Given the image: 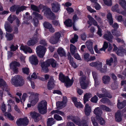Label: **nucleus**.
Instances as JSON below:
<instances>
[{"label": "nucleus", "mask_w": 126, "mask_h": 126, "mask_svg": "<svg viewBox=\"0 0 126 126\" xmlns=\"http://www.w3.org/2000/svg\"><path fill=\"white\" fill-rule=\"evenodd\" d=\"M11 82L13 85L17 87L22 86L24 84V81L21 76L17 75L12 78Z\"/></svg>", "instance_id": "nucleus-1"}, {"label": "nucleus", "mask_w": 126, "mask_h": 126, "mask_svg": "<svg viewBox=\"0 0 126 126\" xmlns=\"http://www.w3.org/2000/svg\"><path fill=\"white\" fill-rule=\"evenodd\" d=\"M60 80L63 82H65V85L67 87L71 86L73 82L72 78L71 80L70 79L68 76H65L62 73H60L59 75Z\"/></svg>", "instance_id": "nucleus-2"}, {"label": "nucleus", "mask_w": 126, "mask_h": 126, "mask_svg": "<svg viewBox=\"0 0 126 126\" xmlns=\"http://www.w3.org/2000/svg\"><path fill=\"white\" fill-rule=\"evenodd\" d=\"M47 103L45 100L39 102L38 107L39 112L42 114L46 113L47 112Z\"/></svg>", "instance_id": "nucleus-3"}, {"label": "nucleus", "mask_w": 126, "mask_h": 126, "mask_svg": "<svg viewBox=\"0 0 126 126\" xmlns=\"http://www.w3.org/2000/svg\"><path fill=\"white\" fill-rule=\"evenodd\" d=\"M36 52L37 55L40 58H43L45 55L47 49L43 46L40 45L36 48Z\"/></svg>", "instance_id": "nucleus-4"}, {"label": "nucleus", "mask_w": 126, "mask_h": 126, "mask_svg": "<svg viewBox=\"0 0 126 126\" xmlns=\"http://www.w3.org/2000/svg\"><path fill=\"white\" fill-rule=\"evenodd\" d=\"M76 125L79 126H88L87 124L86 121L83 120L81 123L80 122V119L77 117L73 116H72L71 120Z\"/></svg>", "instance_id": "nucleus-5"}, {"label": "nucleus", "mask_w": 126, "mask_h": 126, "mask_svg": "<svg viewBox=\"0 0 126 126\" xmlns=\"http://www.w3.org/2000/svg\"><path fill=\"white\" fill-rule=\"evenodd\" d=\"M39 94L37 93L35 94L32 92L29 97V101L31 102V105L34 106L38 102Z\"/></svg>", "instance_id": "nucleus-6"}, {"label": "nucleus", "mask_w": 126, "mask_h": 126, "mask_svg": "<svg viewBox=\"0 0 126 126\" xmlns=\"http://www.w3.org/2000/svg\"><path fill=\"white\" fill-rule=\"evenodd\" d=\"M27 7L22 6L20 7L18 5H14L12 6L10 8V11L12 12H15L16 10V13L18 14L19 12L26 9Z\"/></svg>", "instance_id": "nucleus-7"}, {"label": "nucleus", "mask_w": 126, "mask_h": 126, "mask_svg": "<svg viewBox=\"0 0 126 126\" xmlns=\"http://www.w3.org/2000/svg\"><path fill=\"white\" fill-rule=\"evenodd\" d=\"M46 10L44 14L47 18L51 20H54L56 18V17L54 14L52 12L50 9L45 6Z\"/></svg>", "instance_id": "nucleus-8"}, {"label": "nucleus", "mask_w": 126, "mask_h": 126, "mask_svg": "<svg viewBox=\"0 0 126 126\" xmlns=\"http://www.w3.org/2000/svg\"><path fill=\"white\" fill-rule=\"evenodd\" d=\"M79 82L81 88L83 89H86L88 85V81L86 80V77L83 75L79 78Z\"/></svg>", "instance_id": "nucleus-9"}, {"label": "nucleus", "mask_w": 126, "mask_h": 126, "mask_svg": "<svg viewBox=\"0 0 126 126\" xmlns=\"http://www.w3.org/2000/svg\"><path fill=\"white\" fill-rule=\"evenodd\" d=\"M39 39L36 35H35L32 38L28 41L27 45L29 46H33L38 42Z\"/></svg>", "instance_id": "nucleus-10"}, {"label": "nucleus", "mask_w": 126, "mask_h": 126, "mask_svg": "<svg viewBox=\"0 0 126 126\" xmlns=\"http://www.w3.org/2000/svg\"><path fill=\"white\" fill-rule=\"evenodd\" d=\"M30 115L31 117L33 119L35 122H38L41 119L42 117L39 113L36 112H31Z\"/></svg>", "instance_id": "nucleus-11"}, {"label": "nucleus", "mask_w": 126, "mask_h": 126, "mask_svg": "<svg viewBox=\"0 0 126 126\" xmlns=\"http://www.w3.org/2000/svg\"><path fill=\"white\" fill-rule=\"evenodd\" d=\"M29 121L26 118H19L16 122L17 125L19 126H26L28 125Z\"/></svg>", "instance_id": "nucleus-12"}, {"label": "nucleus", "mask_w": 126, "mask_h": 126, "mask_svg": "<svg viewBox=\"0 0 126 126\" xmlns=\"http://www.w3.org/2000/svg\"><path fill=\"white\" fill-rule=\"evenodd\" d=\"M52 10L54 12H57L60 9V5L57 2H54L51 3Z\"/></svg>", "instance_id": "nucleus-13"}, {"label": "nucleus", "mask_w": 126, "mask_h": 126, "mask_svg": "<svg viewBox=\"0 0 126 126\" xmlns=\"http://www.w3.org/2000/svg\"><path fill=\"white\" fill-rule=\"evenodd\" d=\"M54 82V81L53 77L52 76H50L47 84V87L48 89L51 90L53 88L55 85Z\"/></svg>", "instance_id": "nucleus-14"}, {"label": "nucleus", "mask_w": 126, "mask_h": 126, "mask_svg": "<svg viewBox=\"0 0 126 126\" xmlns=\"http://www.w3.org/2000/svg\"><path fill=\"white\" fill-rule=\"evenodd\" d=\"M29 60L32 64L36 65L38 64V60L35 55H32L30 56L29 58Z\"/></svg>", "instance_id": "nucleus-15"}, {"label": "nucleus", "mask_w": 126, "mask_h": 126, "mask_svg": "<svg viewBox=\"0 0 126 126\" xmlns=\"http://www.w3.org/2000/svg\"><path fill=\"white\" fill-rule=\"evenodd\" d=\"M93 112L96 115V118L100 117L102 114V111L99 107L95 108Z\"/></svg>", "instance_id": "nucleus-16"}, {"label": "nucleus", "mask_w": 126, "mask_h": 126, "mask_svg": "<svg viewBox=\"0 0 126 126\" xmlns=\"http://www.w3.org/2000/svg\"><path fill=\"white\" fill-rule=\"evenodd\" d=\"M104 38L105 39L110 42H112L113 37L110 32H107V33L104 34Z\"/></svg>", "instance_id": "nucleus-17"}, {"label": "nucleus", "mask_w": 126, "mask_h": 126, "mask_svg": "<svg viewBox=\"0 0 126 126\" xmlns=\"http://www.w3.org/2000/svg\"><path fill=\"white\" fill-rule=\"evenodd\" d=\"M48 61V60L45 62L41 63V66L42 69L45 71H47L48 69V67L50 65V63Z\"/></svg>", "instance_id": "nucleus-18"}, {"label": "nucleus", "mask_w": 126, "mask_h": 126, "mask_svg": "<svg viewBox=\"0 0 126 126\" xmlns=\"http://www.w3.org/2000/svg\"><path fill=\"white\" fill-rule=\"evenodd\" d=\"M20 49L23 50L26 53L27 52H28L30 53H31L32 52V51L31 48L27 46H21L20 47Z\"/></svg>", "instance_id": "nucleus-19"}, {"label": "nucleus", "mask_w": 126, "mask_h": 126, "mask_svg": "<svg viewBox=\"0 0 126 126\" xmlns=\"http://www.w3.org/2000/svg\"><path fill=\"white\" fill-rule=\"evenodd\" d=\"M115 117L116 121L117 122H120L122 120V117L120 110H118L115 113Z\"/></svg>", "instance_id": "nucleus-20"}, {"label": "nucleus", "mask_w": 126, "mask_h": 126, "mask_svg": "<svg viewBox=\"0 0 126 126\" xmlns=\"http://www.w3.org/2000/svg\"><path fill=\"white\" fill-rule=\"evenodd\" d=\"M84 112L85 114L87 116H89L91 112V108L89 105L86 104L85 105L84 108Z\"/></svg>", "instance_id": "nucleus-21"}, {"label": "nucleus", "mask_w": 126, "mask_h": 126, "mask_svg": "<svg viewBox=\"0 0 126 126\" xmlns=\"http://www.w3.org/2000/svg\"><path fill=\"white\" fill-rule=\"evenodd\" d=\"M126 105V101H123L121 102L119 101V100L118 101L117 107L119 109H121L124 107Z\"/></svg>", "instance_id": "nucleus-22"}, {"label": "nucleus", "mask_w": 126, "mask_h": 126, "mask_svg": "<svg viewBox=\"0 0 126 126\" xmlns=\"http://www.w3.org/2000/svg\"><path fill=\"white\" fill-rule=\"evenodd\" d=\"M110 77L107 75H105L102 78L103 82L105 84L109 83L110 81Z\"/></svg>", "instance_id": "nucleus-23"}, {"label": "nucleus", "mask_w": 126, "mask_h": 126, "mask_svg": "<svg viewBox=\"0 0 126 126\" xmlns=\"http://www.w3.org/2000/svg\"><path fill=\"white\" fill-rule=\"evenodd\" d=\"M43 7V5H40L39 6V7H38L37 6L33 5H31V8L32 10L36 11L38 12H39V9H41Z\"/></svg>", "instance_id": "nucleus-24"}, {"label": "nucleus", "mask_w": 126, "mask_h": 126, "mask_svg": "<svg viewBox=\"0 0 126 126\" xmlns=\"http://www.w3.org/2000/svg\"><path fill=\"white\" fill-rule=\"evenodd\" d=\"M57 52L60 56L62 57L65 56V53L64 49L62 48L59 47L57 49Z\"/></svg>", "instance_id": "nucleus-25"}, {"label": "nucleus", "mask_w": 126, "mask_h": 126, "mask_svg": "<svg viewBox=\"0 0 126 126\" xmlns=\"http://www.w3.org/2000/svg\"><path fill=\"white\" fill-rule=\"evenodd\" d=\"M92 97V94L90 93H87L84 94V103L85 104L88 101V99Z\"/></svg>", "instance_id": "nucleus-26"}, {"label": "nucleus", "mask_w": 126, "mask_h": 126, "mask_svg": "<svg viewBox=\"0 0 126 126\" xmlns=\"http://www.w3.org/2000/svg\"><path fill=\"white\" fill-rule=\"evenodd\" d=\"M55 121L53 118H49L48 119L47 122V126H51L55 124Z\"/></svg>", "instance_id": "nucleus-27"}, {"label": "nucleus", "mask_w": 126, "mask_h": 126, "mask_svg": "<svg viewBox=\"0 0 126 126\" xmlns=\"http://www.w3.org/2000/svg\"><path fill=\"white\" fill-rule=\"evenodd\" d=\"M107 18L110 24L111 25H112L113 23V20L112 15L110 13H108V14L107 15Z\"/></svg>", "instance_id": "nucleus-28"}, {"label": "nucleus", "mask_w": 126, "mask_h": 126, "mask_svg": "<svg viewBox=\"0 0 126 126\" xmlns=\"http://www.w3.org/2000/svg\"><path fill=\"white\" fill-rule=\"evenodd\" d=\"M7 86V85L5 81L3 79H0V87L3 90L5 87L6 88Z\"/></svg>", "instance_id": "nucleus-29"}, {"label": "nucleus", "mask_w": 126, "mask_h": 126, "mask_svg": "<svg viewBox=\"0 0 126 126\" xmlns=\"http://www.w3.org/2000/svg\"><path fill=\"white\" fill-rule=\"evenodd\" d=\"M5 27L6 31L9 32H11L12 31V27L8 23H6Z\"/></svg>", "instance_id": "nucleus-30"}, {"label": "nucleus", "mask_w": 126, "mask_h": 126, "mask_svg": "<svg viewBox=\"0 0 126 126\" xmlns=\"http://www.w3.org/2000/svg\"><path fill=\"white\" fill-rule=\"evenodd\" d=\"M70 52L72 55H74L77 51V48L72 44L70 45Z\"/></svg>", "instance_id": "nucleus-31"}, {"label": "nucleus", "mask_w": 126, "mask_h": 126, "mask_svg": "<svg viewBox=\"0 0 126 126\" xmlns=\"http://www.w3.org/2000/svg\"><path fill=\"white\" fill-rule=\"evenodd\" d=\"M66 104L62 101H58L56 103V105L57 108L62 109L66 106Z\"/></svg>", "instance_id": "nucleus-32"}, {"label": "nucleus", "mask_w": 126, "mask_h": 126, "mask_svg": "<svg viewBox=\"0 0 126 126\" xmlns=\"http://www.w3.org/2000/svg\"><path fill=\"white\" fill-rule=\"evenodd\" d=\"M50 113L51 114H53L55 113H57L62 116H64L65 115V114L63 112L58 110H53Z\"/></svg>", "instance_id": "nucleus-33"}, {"label": "nucleus", "mask_w": 126, "mask_h": 126, "mask_svg": "<svg viewBox=\"0 0 126 126\" xmlns=\"http://www.w3.org/2000/svg\"><path fill=\"white\" fill-rule=\"evenodd\" d=\"M64 24L68 27H71L73 25L72 20L70 19L66 20L64 22Z\"/></svg>", "instance_id": "nucleus-34"}, {"label": "nucleus", "mask_w": 126, "mask_h": 126, "mask_svg": "<svg viewBox=\"0 0 126 126\" xmlns=\"http://www.w3.org/2000/svg\"><path fill=\"white\" fill-rule=\"evenodd\" d=\"M48 61L49 62L50 65L51 64L52 66L53 67H55L56 66L57 64L56 61L53 59H50L48 60Z\"/></svg>", "instance_id": "nucleus-35"}, {"label": "nucleus", "mask_w": 126, "mask_h": 126, "mask_svg": "<svg viewBox=\"0 0 126 126\" xmlns=\"http://www.w3.org/2000/svg\"><path fill=\"white\" fill-rule=\"evenodd\" d=\"M100 107L102 110L107 112H110L111 111V109L105 105H101L100 106Z\"/></svg>", "instance_id": "nucleus-36"}, {"label": "nucleus", "mask_w": 126, "mask_h": 126, "mask_svg": "<svg viewBox=\"0 0 126 126\" xmlns=\"http://www.w3.org/2000/svg\"><path fill=\"white\" fill-rule=\"evenodd\" d=\"M58 41L56 39L54 36L51 37L49 40L50 42L52 44H55L57 43Z\"/></svg>", "instance_id": "nucleus-37"}, {"label": "nucleus", "mask_w": 126, "mask_h": 126, "mask_svg": "<svg viewBox=\"0 0 126 126\" xmlns=\"http://www.w3.org/2000/svg\"><path fill=\"white\" fill-rule=\"evenodd\" d=\"M43 25L45 28L48 29L52 26L51 24L47 21H45Z\"/></svg>", "instance_id": "nucleus-38"}, {"label": "nucleus", "mask_w": 126, "mask_h": 126, "mask_svg": "<svg viewBox=\"0 0 126 126\" xmlns=\"http://www.w3.org/2000/svg\"><path fill=\"white\" fill-rule=\"evenodd\" d=\"M93 42L91 41H88L86 43V45L87 48L88 49L93 47Z\"/></svg>", "instance_id": "nucleus-39"}, {"label": "nucleus", "mask_w": 126, "mask_h": 126, "mask_svg": "<svg viewBox=\"0 0 126 126\" xmlns=\"http://www.w3.org/2000/svg\"><path fill=\"white\" fill-rule=\"evenodd\" d=\"M33 14L34 15L35 17L40 19H43V16L40 14H39L36 12H33Z\"/></svg>", "instance_id": "nucleus-40"}, {"label": "nucleus", "mask_w": 126, "mask_h": 126, "mask_svg": "<svg viewBox=\"0 0 126 126\" xmlns=\"http://www.w3.org/2000/svg\"><path fill=\"white\" fill-rule=\"evenodd\" d=\"M16 17L15 16L13 15L12 16L11 15H10L8 18V19L10 23H12L13 21L16 19Z\"/></svg>", "instance_id": "nucleus-41"}, {"label": "nucleus", "mask_w": 126, "mask_h": 126, "mask_svg": "<svg viewBox=\"0 0 126 126\" xmlns=\"http://www.w3.org/2000/svg\"><path fill=\"white\" fill-rule=\"evenodd\" d=\"M78 37L76 34L74 35V37L70 40L71 42L73 43H74L75 42L77 41Z\"/></svg>", "instance_id": "nucleus-42"}, {"label": "nucleus", "mask_w": 126, "mask_h": 126, "mask_svg": "<svg viewBox=\"0 0 126 126\" xmlns=\"http://www.w3.org/2000/svg\"><path fill=\"white\" fill-rule=\"evenodd\" d=\"M5 115L7 116L10 120L12 121L14 120V117L12 116L10 113L6 112L5 114Z\"/></svg>", "instance_id": "nucleus-43"}, {"label": "nucleus", "mask_w": 126, "mask_h": 126, "mask_svg": "<svg viewBox=\"0 0 126 126\" xmlns=\"http://www.w3.org/2000/svg\"><path fill=\"white\" fill-rule=\"evenodd\" d=\"M96 118L101 125H103L105 124V121L101 117V116L99 117Z\"/></svg>", "instance_id": "nucleus-44"}, {"label": "nucleus", "mask_w": 126, "mask_h": 126, "mask_svg": "<svg viewBox=\"0 0 126 126\" xmlns=\"http://www.w3.org/2000/svg\"><path fill=\"white\" fill-rule=\"evenodd\" d=\"M6 36L8 40L11 41L13 39L14 35L13 34L8 33L7 34Z\"/></svg>", "instance_id": "nucleus-45"}, {"label": "nucleus", "mask_w": 126, "mask_h": 126, "mask_svg": "<svg viewBox=\"0 0 126 126\" xmlns=\"http://www.w3.org/2000/svg\"><path fill=\"white\" fill-rule=\"evenodd\" d=\"M118 83L117 81H114L111 84V87L112 89L115 90L117 89L118 87Z\"/></svg>", "instance_id": "nucleus-46"}, {"label": "nucleus", "mask_w": 126, "mask_h": 126, "mask_svg": "<svg viewBox=\"0 0 126 126\" xmlns=\"http://www.w3.org/2000/svg\"><path fill=\"white\" fill-rule=\"evenodd\" d=\"M54 118L57 121H61L62 120V117L57 114H54Z\"/></svg>", "instance_id": "nucleus-47"}, {"label": "nucleus", "mask_w": 126, "mask_h": 126, "mask_svg": "<svg viewBox=\"0 0 126 126\" xmlns=\"http://www.w3.org/2000/svg\"><path fill=\"white\" fill-rule=\"evenodd\" d=\"M108 47V44L105 41L104 42V45L103 47L100 48V50L101 51L104 50L105 49L107 48Z\"/></svg>", "instance_id": "nucleus-48"}, {"label": "nucleus", "mask_w": 126, "mask_h": 126, "mask_svg": "<svg viewBox=\"0 0 126 126\" xmlns=\"http://www.w3.org/2000/svg\"><path fill=\"white\" fill-rule=\"evenodd\" d=\"M18 48V46L17 45H12L10 47L11 51H16Z\"/></svg>", "instance_id": "nucleus-49"}, {"label": "nucleus", "mask_w": 126, "mask_h": 126, "mask_svg": "<svg viewBox=\"0 0 126 126\" xmlns=\"http://www.w3.org/2000/svg\"><path fill=\"white\" fill-rule=\"evenodd\" d=\"M75 107L78 108H81L83 107V106L79 102H76L74 104Z\"/></svg>", "instance_id": "nucleus-50"}, {"label": "nucleus", "mask_w": 126, "mask_h": 126, "mask_svg": "<svg viewBox=\"0 0 126 126\" xmlns=\"http://www.w3.org/2000/svg\"><path fill=\"white\" fill-rule=\"evenodd\" d=\"M22 72L24 74H28L29 73V68L25 67L23 68L22 69Z\"/></svg>", "instance_id": "nucleus-51"}, {"label": "nucleus", "mask_w": 126, "mask_h": 126, "mask_svg": "<svg viewBox=\"0 0 126 126\" xmlns=\"http://www.w3.org/2000/svg\"><path fill=\"white\" fill-rule=\"evenodd\" d=\"M102 63L99 61H97L96 66L95 67L98 70L100 69L102 67Z\"/></svg>", "instance_id": "nucleus-52"}, {"label": "nucleus", "mask_w": 126, "mask_h": 126, "mask_svg": "<svg viewBox=\"0 0 126 126\" xmlns=\"http://www.w3.org/2000/svg\"><path fill=\"white\" fill-rule=\"evenodd\" d=\"M97 97L96 95H95L94 97L91 98V101L93 102L96 103L98 100Z\"/></svg>", "instance_id": "nucleus-53"}, {"label": "nucleus", "mask_w": 126, "mask_h": 126, "mask_svg": "<svg viewBox=\"0 0 126 126\" xmlns=\"http://www.w3.org/2000/svg\"><path fill=\"white\" fill-rule=\"evenodd\" d=\"M107 69V66L106 64L105 65L103 68H101L100 69H99L100 71L102 73H105L106 72Z\"/></svg>", "instance_id": "nucleus-54"}, {"label": "nucleus", "mask_w": 126, "mask_h": 126, "mask_svg": "<svg viewBox=\"0 0 126 126\" xmlns=\"http://www.w3.org/2000/svg\"><path fill=\"white\" fill-rule=\"evenodd\" d=\"M104 3L108 6H110L111 5V0H103Z\"/></svg>", "instance_id": "nucleus-55"}, {"label": "nucleus", "mask_w": 126, "mask_h": 126, "mask_svg": "<svg viewBox=\"0 0 126 126\" xmlns=\"http://www.w3.org/2000/svg\"><path fill=\"white\" fill-rule=\"evenodd\" d=\"M118 5L116 4V5L113 6L112 8V10L113 11H116L117 12V11H119L118 10Z\"/></svg>", "instance_id": "nucleus-56"}, {"label": "nucleus", "mask_w": 126, "mask_h": 126, "mask_svg": "<svg viewBox=\"0 0 126 126\" xmlns=\"http://www.w3.org/2000/svg\"><path fill=\"white\" fill-rule=\"evenodd\" d=\"M60 36L61 34L59 32H56L55 34L54 37L58 41H59Z\"/></svg>", "instance_id": "nucleus-57"}, {"label": "nucleus", "mask_w": 126, "mask_h": 126, "mask_svg": "<svg viewBox=\"0 0 126 126\" xmlns=\"http://www.w3.org/2000/svg\"><path fill=\"white\" fill-rule=\"evenodd\" d=\"M126 2L125 0H120L119 1V3L120 5L122 6V8H125V6H124V5L126 4Z\"/></svg>", "instance_id": "nucleus-58"}, {"label": "nucleus", "mask_w": 126, "mask_h": 126, "mask_svg": "<svg viewBox=\"0 0 126 126\" xmlns=\"http://www.w3.org/2000/svg\"><path fill=\"white\" fill-rule=\"evenodd\" d=\"M125 52V50L123 49H120L118 50L117 52L118 55H120V53H123Z\"/></svg>", "instance_id": "nucleus-59"}, {"label": "nucleus", "mask_w": 126, "mask_h": 126, "mask_svg": "<svg viewBox=\"0 0 126 126\" xmlns=\"http://www.w3.org/2000/svg\"><path fill=\"white\" fill-rule=\"evenodd\" d=\"M97 27L98 28V31L97 32V33L98 35L101 36L102 35L101 29L100 28L99 25L97 26Z\"/></svg>", "instance_id": "nucleus-60"}, {"label": "nucleus", "mask_w": 126, "mask_h": 126, "mask_svg": "<svg viewBox=\"0 0 126 126\" xmlns=\"http://www.w3.org/2000/svg\"><path fill=\"white\" fill-rule=\"evenodd\" d=\"M11 64L12 65V67H17V66H20V64L18 62H14L11 63Z\"/></svg>", "instance_id": "nucleus-61"}, {"label": "nucleus", "mask_w": 126, "mask_h": 126, "mask_svg": "<svg viewBox=\"0 0 126 126\" xmlns=\"http://www.w3.org/2000/svg\"><path fill=\"white\" fill-rule=\"evenodd\" d=\"M113 62V60L112 58H110V60H106V63L107 64L109 65L110 66L111 65V63Z\"/></svg>", "instance_id": "nucleus-62"}, {"label": "nucleus", "mask_w": 126, "mask_h": 126, "mask_svg": "<svg viewBox=\"0 0 126 126\" xmlns=\"http://www.w3.org/2000/svg\"><path fill=\"white\" fill-rule=\"evenodd\" d=\"M66 10L67 11L68 13L69 14H70L72 12H74V10L72 8L70 7H68L66 8Z\"/></svg>", "instance_id": "nucleus-63"}, {"label": "nucleus", "mask_w": 126, "mask_h": 126, "mask_svg": "<svg viewBox=\"0 0 126 126\" xmlns=\"http://www.w3.org/2000/svg\"><path fill=\"white\" fill-rule=\"evenodd\" d=\"M109 101V99L106 97L102 98L100 100V101L104 103H105L108 102Z\"/></svg>", "instance_id": "nucleus-64"}]
</instances>
